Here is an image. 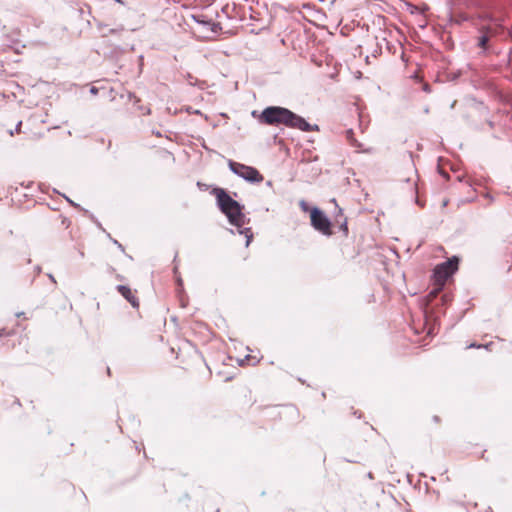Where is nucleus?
Listing matches in <instances>:
<instances>
[{"instance_id": "6", "label": "nucleus", "mask_w": 512, "mask_h": 512, "mask_svg": "<svg viewBox=\"0 0 512 512\" xmlns=\"http://www.w3.org/2000/svg\"><path fill=\"white\" fill-rule=\"evenodd\" d=\"M311 226L324 236H331L332 222L328 216L318 207H312L310 210Z\"/></svg>"}, {"instance_id": "28", "label": "nucleus", "mask_w": 512, "mask_h": 512, "mask_svg": "<svg viewBox=\"0 0 512 512\" xmlns=\"http://www.w3.org/2000/svg\"><path fill=\"white\" fill-rule=\"evenodd\" d=\"M437 292H438V289L435 288L432 291H430V295H435Z\"/></svg>"}, {"instance_id": "5", "label": "nucleus", "mask_w": 512, "mask_h": 512, "mask_svg": "<svg viewBox=\"0 0 512 512\" xmlns=\"http://www.w3.org/2000/svg\"><path fill=\"white\" fill-rule=\"evenodd\" d=\"M459 261V257L452 256L448 260L436 265L433 271V277L436 279V281L444 284L457 272Z\"/></svg>"}, {"instance_id": "37", "label": "nucleus", "mask_w": 512, "mask_h": 512, "mask_svg": "<svg viewBox=\"0 0 512 512\" xmlns=\"http://www.w3.org/2000/svg\"><path fill=\"white\" fill-rule=\"evenodd\" d=\"M433 419H434V421H438L439 420L438 416H434Z\"/></svg>"}, {"instance_id": "14", "label": "nucleus", "mask_w": 512, "mask_h": 512, "mask_svg": "<svg viewBox=\"0 0 512 512\" xmlns=\"http://www.w3.org/2000/svg\"><path fill=\"white\" fill-rule=\"evenodd\" d=\"M467 348H477V349H480V348H482V344H478L476 342H473L469 346H467Z\"/></svg>"}, {"instance_id": "30", "label": "nucleus", "mask_w": 512, "mask_h": 512, "mask_svg": "<svg viewBox=\"0 0 512 512\" xmlns=\"http://www.w3.org/2000/svg\"><path fill=\"white\" fill-rule=\"evenodd\" d=\"M197 186L202 188V187H206V185L202 184L201 182H197Z\"/></svg>"}, {"instance_id": "31", "label": "nucleus", "mask_w": 512, "mask_h": 512, "mask_svg": "<svg viewBox=\"0 0 512 512\" xmlns=\"http://www.w3.org/2000/svg\"><path fill=\"white\" fill-rule=\"evenodd\" d=\"M24 315V312L16 313V317H22Z\"/></svg>"}, {"instance_id": "18", "label": "nucleus", "mask_w": 512, "mask_h": 512, "mask_svg": "<svg viewBox=\"0 0 512 512\" xmlns=\"http://www.w3.org/2000/svg\"><path fill=\"white\" fill-rule=\"evenodd\" d=\"M177 285L179 287V292H181L183 288V282L181 278H177Z\"/></svg>"}, {"instance_id": "9", "label": "nucleus", "mask_w": 512, "mask_h": 512, "mask_svg": "<svg viewBox=\"0 0 512 512\" xmlns=\"http://www.w3.org/2000/svg\"><path fill=\"white\" fill-rule=\"evenodd\" d=\"M346 138L352 146H354L356 148L361 147V144L354 138V132L352 129H348L346 131Z\"/></svg>"}, {"instance_id": "11", "label": "nucleus", "mask_w": 512, "mask_h": 512, "mask_svg": "<svg viewBox=\"0 0 512 512\" xmlns=\"http://www.w3.org/2000/svg\"><path fill=\"white\" fill-rule=\"evenodd\" d=\"M62 196L65 198V200L72 206V207H75L79 210H83V208L76 202H74L72 199H70L68 196H66L65 194H62Z\"/></svg>"}, {"instance_id": "21", "label": "nucleus", "mask_w": 512, "mask_h": 512, "mask_svg": "<svg viewBox=\"0 0 512 512\" xmlns=\"http://www.w3.org/2000/svg\"><path fill=\"white\" fill-rule=\"evenodd\" d=\"M212 26H213V27H212V31H213V32H216V30H217L218 28H220V24H219V23H212Z\"/></svg>"}, {"instance_id": "39", "label": "nucleus", "mask_w": 512, "mask_h": 512, "mask_svg": "<svg viewBox=\"0 0 512 512\" xmlns=\"http://www.w3.org/2000/svg\"><path fill=\"white\" fill-rule=\"evenodd\" d=\"M271 185H272L271 181H268L267 186H271Z\"/></svg>"}, {"instance_id": "22", "label": "nucleus", "mask_w": 512, "mask_h": 512, "mask_svg": "<svg viewBox=\"0 0 512 512\" xmlns=\"http://www.w3.org/2000/svg\"><path fill=\"white\" fill-rule=\"evenodd\" d=\"M187 78H188V80H189V84H190V85H195V83H194V82H192V79H194V77H193L190 73H188V74H187Z\"/></svg>"}, {"instance_id": "41", "label": "nucleus", "mask_w": 512, "mask_h": 512, "mask_svg": "<svg viewBox=\"0 0 512 512\" xmlns=\"http://www.w3.org/2000/svg\"><path fill=\"white\" fill-rule=\"evenodd\" d=\"M489 126H490V127H493V122H491V121H490V122H489Z\"/></svg>"}, {"instance_id": "2", "label": "nucleus", "mask_w": 512, "mask_h": 512, "mask_svg": "<svg viewBox=\"0 0 512 512\" xmlns=\"http://www.w3.org/2000/svg\"><path fill=\"white\" fill-rule=\"evenodd\" d=\"M213 194L219 210L227 217L229 223L237 228L238 233L245 236V246L248 247L253 239V233L251 228L244 227L250 222L243 212L244 205L234 200L224 188H214Z\"/></svg>"}, {"instance_id": "24", "label": "nucleus", "mask_w": 512, "mask_h": 512, "mask_svg": "<svg viewBox=\"0 0 512 512\" xmlns=\"http://www.w3.org/2000/svg\"><path fill=\"white\" fill-rule=\"evenodd\" d=\"M132 98L135 99L134 104H136L137 102L140 101L139 98L136 97V95L130 94V99H132Z\"/></svg>"}, {"instance_id": "27", "label": "nucleus", "mask_w": 512, "mask_h": 512, "mask_svg": "<svg viewBox=\"0 0 512 512\" xmlns=\"http://www.w3.org/2000/svg\"><path fill=\"white\" fill-rule=\"evenodd\" d=\"M5 335H6V331H5V329H1V330H0V337H3V336H5Z\"/></svg>"}, {"instance_id": "26", "label": "nucleus", "mask_w": 512, "mask_h": 512, "mask_svg": "<svg viewBox=\"0 0 512 512\" xmlns=\"http://www.w3.org/2000/svg\"><path fill=\"white\" fill-rule=\"evenodd\" d=\"M485 197H486L487 199H489L490 201H493V200H494L493 196H491L489 193H486V194H485Z\"/></svg>"}, {"instance_id": "17", "label": "nucleus", "mask_w": 512, "mask_h": 512, "mask_svg": "<svg viewBox=\"0 0 512 512\" xmlns=\"http://www.w3.org/2000/svg\"><path fill=\"white\" fill-rule=\"evenodd\" d=\"M493 346V342H489V343H486V344H482V348L486 349V350H491V347Z\"/></svg>"}, {"instance_id": "36", "label": "nucleus", "mask_w": 512, "mask_h": 512, "mask_svg": "<svg viewBox=\"0 0 512 512\" xmlns=\"http://www.w3.org/2000/svg\"><path fill=\"white\" fill-rule=\"evenodd\" d=\"M114 1H115V2H117V3H121V4H123V1H122V0H114Z\"/></svg>"}, {"instance_id": "38", "label": "nucleus", "mask_w": 512, "mask_h": 512, "mask_svg": "<svg viewBox=\"0 0 512 512\" xmlns=\"http://www.w3.org/2000/svg\"><path fill=\"white\" fill-rule=\"evenodd\" d=\"M368 477H369V478H373V476H372V473H371V472H370V473H368Z\"/></svg>"}, {"instance_id": "35", "label": "nucleus", "mask_w": 512, "mask_h": 512, "mask_svg": "<svg viewBox=\"0 0 512 512\" xmlns=\"http://www.w3.org/2000/svg\"><path fill=\"white\" fill-rule=\"evenodd\" d=\"M416 203L420 206H423V204L419 200H416Z\"/></svg>"}, {"instance_id": "12", "label": "nucleus", "mask_w": 512, "mask_h": 512, "mask_svg": "<svg viewBox=\"0 0 512 512\" xmlns=\"http://www.w3.org/2000/svg\"><path fill=\"white\" fill-rule=\"evenodd\" d=\"M179 301H180L181 307L187 306V299H186V296L184 295L183 291L179 292Z\"/></svg>"}, {"instance_id": "1", "label": "nucleus", "mask_w": 512, "mask_h": 512, "mask_svg": "<svg viewBox=\"0 0 512 512\" xmlns=\"http://www.w3.org/2000/svg\"><path fill=\"white\" fill-rule=\"evenodd\" d=\"M252 116L257 117L259 123L263 125H284L288 128L299 129L303 132L319 130L317 124L308 123L302 116L282 106H267L260 112L259 115H257V111L254 110L252 112Z\"/></svg>"}, {"instance_id": "34", "label": "nucleus", "mask_w": 512, "mask_h": 512, "mask_svg": "<svg viewBox=\"0 0 512 512\" xmlns=\"http://www.w3.org/2000/svg\"><path fill=\"white\" fill-rule=\"evenodd\" d=\"M446 299H447V296L446 295H442V301L444 302V301H446Z\"/></svg>"}, {"instance_id": "25", "label": "nucleus", "mask_w": 512, "mask_h": 512, "mask_svg": "<svg viewBox=\"0 0 512 512\" xmlns=\"http://www.w3.org/2000/svg\"><path fill=\"white\" fill-rule=\"evenodd\" d=\"M41 270H42V269H41V266L37 265V266L35 267V272H36V274H40V273H41Z\"/></svg>"}, {"instance_id": "7", "label": "nucleus", "mask_w": 512, "mask_h": 512, "mask_svg": "<svg viewBox=\"0 0 512 512\" xmlns=\"http://www.w3.org/2000/svg\"><path fill=\"white\" fill-rule=\"evenodd\" d=\"M116 289L121 296H123L132 305V307H139L138 299L132 294V291L128 286L119 284L116 286Z\"/></svg>"}, {"instance_id": "10", "label": "nucleus", "mask_w": 512, "mask_h": 512, "mask_svg": "<svg viewBox=\"0 0 512 512\" xmlns=\"http://www.w3.org/2000/svg\"><path fill=\"white\" fill-rule=\"evenodd\" d=\"M299 206H300V208L302 209V211H304V212H309V213H310V210L312 209V208H310V206H309L308 202H306V201H305V200H303V199H302V200H300V202H299Z\"/></svg>"}, {"instance_id": "19", "label": "nucleus", "mask_w": 512, "mask_h": 512, "mask_svg": "<svg viewBox=\"0 0 512 512\" xmlns=\"http://www.w3.org/2000/svg\"><path fill=\"white\" fill-rule=\"evenodd\" d=\"M439 174L444 177L445 179L449 178V174L441 169H439Z\"/></svg>"}, {"instance_id": "8", "label": "nucleus", "mask_w": 512, "mask_h": 512, "mask_svg": "<svg viewBox=\"0 0 512 512\" xmlns=\"http://www.w3.org/2000/svg\"><path fill=\"white\" fill-rule=\"evenodd\" d=\"M335 220L339 223V229L343 232L344 236L347 237L349 233L347 219L343 216L341 208H338V214L336 215Z\"/></svg>"}, {"instance_id": "33", "label": "nucleus", "mask_w": 512, "mask_h": 512, "mask_svg": "<svg viewBox=\"0 0 512 512\" xmlns=\"http://www.w3.org/2000/svg\"><path fill=\"white\" fill-rule=\"evenodd\" d=\"M424 90H425V91H427V92H429V91H430V90H429L428 85H425V86H424Z\"/></svg>"}, {"instance_id": "4", "label": "nucleus", "mask_w": 512, "mask_h": 512, "mask_svg": "<svg viewBox=\"0 0 512 512\" xmlns=\"http://www.w3.org/2000/svg\"><path fill=\"white\" fill-rule=\"evenodd\" d=\"M229 169L238 177L244 179L246 182L255 184L263 181L262 174L252 166H248L233 160L228 162Z\"/></svg>"}, {"instance_id": "32", "label": "nucleus", "mask_w": 512, "mask_h": 512, "mask_svg": "<svg viewBox=\"0 0 512 512\" xmlns=\"http://www.w3.org/2000/svg\"><path fill=\"white\" fill-rule=\"evenodd\" d=\"M21 124H22V122H19V123L17 124V126H16V130H17V131L19 130V128H20V126H21Z\"/></svg>"}, {"instance_id": "40", "label": "nucleus", "mask_w": 512, "mask_h": 512, "mask_svg": "<svg viewBox=\"0 0 512 512\" xmlns=\"http://www.w3.org/2000/svg\"><path fill=\"white\" fill-rule=\"evenodd\" d=\"M113 270H114L113 267L110 266L109 267V272H112Z\"/></svg>"}, {"instance_id": "15", "label": "nucleus", "mask_w": 512, "mask_h": 512, "mask_svg": "<svg viewBox=\"0 0 512 512\" xmlns=\"http://www.w3.org/2000/svg\"><path fill=\"white\" fill-rule=\"evenodd\" d=\"M194 20L198 23H201V24H210L209 21H205V20H202V19H199V17H196V16H193Z\"/></svg>"}, {"instance_id": "3", "label": "nucleus", "mask_w": 512, "mask_h": 512, "mask_svg": "<svg viewBox=\"0 0 512 512\" xmlns=\"http://www.w3.org/2000/svg\"><path fill=\"white\" fill-rule=\"evenodd\" d=\"M480 35L477 37V46L487 52L489 50V42L491 39L505 40L511 37L512 31L504 25V17H491L488 25L479 29Z\"/></svg>"}, {"instance_id": "20", "label": "nucleus", "mask_w": 512, "mask_h": 512, "mask_svg": "<svg viewBox=\"0 0 512 512\" xmlns=\"http://www.w3.org/2000/svg\"><path fill=\"white\" fill-rule=\"evenodd\" d=\"M47 276H48V278L50 279V281H51L52 283H54V284H56V283H57V282H56L55 277H54L51 273H48V274H47Z\"/></svg>"}, {"instance_id": "23", "label": "nucleus", "mask_w": 512, "mask_h": 512, "mask_svg": "<svg viewBox=\"0 0 512 512\" xmlns=\"http://www.w3.org/2000/svg\"><path fill=\"white\" fill-rule=\"evenodd\" d=\"M90 93L91 94H97L98 93V89L93 86V87L90 88Z\"/></svg>"}, {"instance_id": "16", "label": "nucleus", "mask_w": 512, "mask_h": 512, "mask_svg": "<svg viewBox=\"0 0 512 512\" xmlns=\"http://www.w3.org/2000/svg\"><path fill=\"white\" fill-rule=\"evenodd\" d=\"M113 243L118 247L122 252H124V247L121 243H119L117 240H113Z\"/></svg>"}, {"instance_id": "13", "label": "nucleus", "mask_w": 512, "mask_h": 512, "mask_svg": "<svg viewBox=\"0 0 512 512\" xmlns=\"http://www.w3.org/2000/svg\"><path fill=\"white\" fill-rule=\"evenodd\" d=\"M506 63L507 66H511L512 63V49L510 48L507 55H506Z\"/></svg>"}, {"instance_id": "29", "label": "nucleus", "mask_w": 512, "mask_h": 512, "mask_svg": "<svg viewBox=\"0 0 512 512\" xmlns=\"http://www.w3.org/2000/svg\"><path fill=\"white\" fill-rule=\"evenodd\" d=\"M116 32H117V29H110V30H109V33H110V34H115Z\"/></svg>"}]
</instances>
